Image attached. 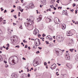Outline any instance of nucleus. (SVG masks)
<instances>
[{
  "mask_svg": "<svg viewBox=\"0 0 78 78\" xmlns=\"http://www.w3.org/2000/svg\"><path fill=\"white\" fill-rule=\"evenodd\" d=\"M34 7V5L33 3H30L29 5L28 6V9H32Z\"/></svg>",
  "mask_w": 78,
  "mask_h": 78,
  "instance_id": "obj_5",
  "label": "nucleus"
},
{
  "mask_svg": "<svg viewBox=\"0 0 78 78\" xmlns=\"http://www.w3.org/2000/svg\"><path fill=\"white\" fill-rule=\"evenodd\" d=\"M39 64V61H37L36 60H34L33 62V65L34 67L38 66Z\"/></svg>",
  "mask_w": 78,
  "mask_h": 78,
  "instance_id": "obj_3",
  "label": "nucleus"
},
{
  "mask_svg": "<svg viewBox=\"0 0 78 78\" xmlns=\"http://www.w3.org/2000/svg\"><path fill=\"white\" fill-rule=\"evenodd\" d=\"M33 33L34 35H37L39 33V31L37 30V29H35Z\"/></svg>",
  "mask_w": 78,
  "mask_h": 78,
  "instance_id": "obj_6",
  "label": "nucleus"
},
{
  "mask_svg": "<svg viewBox=\"0 0 78 78\" xmlns=\"http://www.w3.org/2000/svg\"><path fill=\"white\" fill-rule=\"evenodd\" d=\"M50 8H53L54 6H53V5H50Z\"/></svg>",
  "mask_w": 78,
  "mask_h": 78,
  "instance_id": "obj_23",
  "label": "nucleus"
},
{
  "mask_svg": "<svg viewBox=\"0 0 78 78\" xmlns=\"http://www.w3.org/2000/svg\"><path fill=\"white\" fill-rule=\"evenodd\" d=\"M16 47H17V48H19V47H20V46H19V45H18L15 46L16 48Z\"/></svg>",
  "mask_w": 78,
  "mask_h": 78,
  "instance_id": "obj_29",
  "label": "nucleus"
},
{
  "mask_svg": "<svg viewBox=\"0 0 78 78\" xmlns=\"http://www.w3.org/2000/svg\"><path fill=\"white\" fill-rule=\"evenodd\" d=\"M62 14L63 15H65V16H67V11L63 10L62 12Z\"/></svg>",
  "mask_w": 78,
  "mask_h": 78,
  "instance_id": "obj_12",
  "label": "nucleus"
},
{
  "mask_svg": "<svg viewBox=\"0 0 78 78\" xmlns=\"http://www.w3.org/2000/svg\"><path fill=\"white\" fill-rule=\"evenodd\" d=\"M48 37L49 38H51V36L50 35H48Z\"/></svg>",
  "mask_w": 78,
  "mask_h": 78,
  "instance_id": "obj_44",
  "label": "nucleus"
},
{
  "mask_svg": "<svg viewBox=\"0 0 78 78\" xmlns=\"http://www.w3.org/2000/svg\"><path fill=\"white\" fill-rule=\"evenodd\" d=\"M7 12L6 10H5L4 12V13H5V12Z\"/></svg>",
  "mask_w": 78,
  "mask_h": 78,
  "instance_id": "obj_52",
  "label": "nucleus"
},
{
  "mask_svg": "<svg viewBox=\"0 0 78 78\" xmlns=\"http://www.w3.org/2000/svg\"><path fill=\"white\" fill-rule=\"evenodd\" d=\"M17 39L18 38L17 36L14 35L13 37H11V40L13 43L16 44L17 42Z\"/></svg>",
  "mask_w": 78,
  "mask_h": 78,
  "instance_id": "obj_1",
  "label": "nucleus"
},
{
  "mask_svg": "<svg viewBox=\"0 0 78 78\" xmlns=\"http://www.w3.org/2000/svg\"><path fill=\"white\" fill-rule=\"evenodd\" d=\"M53 8L54 10H56V7H54Z\"/></svg>",
  "mask_w": 78,
  "mask_h": 78,
  "instance_id": "obj_48",
  "label": "nucleus"
},
{
  "mask_svg": "<svg viewBox=\"0 0 78 78\" xmlns=\"http://www.w3.org/2000/svg\"><path fill=\"white\" fill-rule=\"evenodd\" d=\"M6 45L8 46V47H9V44H6Z\"/></svg>",
  "mask_w": 78,
  "mask_h": 78,
  "instance_id": "obj_42",
  "label": "nucleus"
},
{
  "mask_svg": "<svg viewBox=\"0 0 78 78\" xmlns=\"http://www.w3.org/2000/svg\"><path fill=\"white\" fill-rule=\"evenodd\" d=\"M42 48L41 47L40 48V47H38V49L40 50H41Z\"/></svg>",
  "mask_w": 78,
  "mask_h": 78,
  "instance_id": "obj_43",
  "label": "nucleus"
},
{
  "mask_svg": "<svg viewBox=\"0 0 78 78\" xmlns=\"http://www.w3.org/2000/svg\"><path fill=\"white\" fill-rule=\"evenodd\" d=\"M51 69H52V70H53V69H54V68L51 67Z\"/></svg>",
  "mask_w": 78,
  "mask_h": 78,
  "instance_id": "obj_62",
  "label": "nucleus"
},
{
  "mask_svg": "<svg viewBox=\"0 0 78 78\" xmlns=\"http://www.w3.org/2000/svg\"><path fill=\"white\" fill-rule=\"evenodd\" d=\"M27 47H28V45H27V44H26L25 45V47H24V48H27Z\"/></svg>",
  "mask_w": 78,
  "mask_h": 78,
  "instance_id": "obj_36",
  "label": "nucleus"
},
{
  "mask_svg": "<svg viewBox=\"0 0 78 78\" xmlns=\"http://www.w3.org/2000/svg\"><path fill=\"white\" fill-rule=\"evenodd\" d=\"M22 59H23V60H26V58H25L24 57H23L22 58Z\"/></svg>",
  "mask_w": 78,
  "mask_h": 78,
  "instance_id": "obj_40",
  "label": "nucleus"
},
{
  "mask_svg": "<svg viewBox=\"0 0 78 78\" xmlns=\"http://www.w3.org/2000/svg\"><path fill=\"white\" fill-rule=\"evenodd\" d=\"M66 35H67V36H72V35H73V34H72V33L70 31H67Z\"/></svg>",
  "mask_w": 78,
  "mask_h": 78,
  "instance_id": "obj_7",
  "label": "nucleus"
},
{
  "mask_svg": "<svg viewBox=\"0 0 78 78\" xmlns=\"http://www.w3.org/2000/svg\"><path fill=\"white\" fill-rule=\"evenodd\" d=\"M45 43H46V44H49V42H48V41H45Z\"/></svg>",
  "mask_w": 78,
  "mask_h": 78,
  "instance_id": "obj_26",
  "label": "nucleus"
},
{
  "mask_svg": "<svg viewBox=\"0 0 78 78\" xmlns=\"http://www.w3.org/2000/svg\"><path fill=\"white\" fill-rule=\"evenodd\" d=\"M75 13L76 14H77V10H75Z\"/></svg>",
  "mask_w": 78,
  "mask_h": 78,
  "instance_id": "obj_53",
  "label": "nucleus"
},
{
  "mask_svg": "<svg viewBox=\"0 0 78 78\" xmlns=\"http://www.w3.org/2000/svg\"><path fill=\"white\" fill-rule=\"evenodd\" d=\"M3 60V58L2 56L0 55V61H2Z\"/></svg>",
  "mask_w": 78,
  "mask_h": 78,
  "instance_id": "obj_18",
  "label": "nucleus"
},
{
  "mask_svg": "<svg viewBox=\"0 0 78 78\" xmlns=\"http://www.w3.org/2000/svg\"><path fill=\"white\" fill-rule=\"evenodd\" d=\"M19 28H20V29H22L21 26Z\"/></svg>",
  "mask_w": 78,
  "mask_h": 78,
  "instance_id": "obj_51",
  "label": "nucleus"
},
{
  "mask_svg": "<svg viewBox=\"0 0 78 78\" xmlns=\"http://www.w3.org/2000/svg\"><path fill=\"white\" fill-rule=\"evenodd\" d=\"M56 67V64H55L54 66V69H55Z\"/></svg>",
  "mask_w": 78,
  "mask_h": 78,
  "instance_id": "obj_25",
  "label": "nucleus"
},
{
  "mask_svg": "<svg viewBox=\"0 0 78 78\" xmlns=\"http://www.w3.org/2000/svg\"><path fill=\"white\" fill-rule=\"evenodd\" d=\"M41 3L42 4V5H45L47 4V2H46V0H41Z\"/></svg>",
  "mask_w": 78,
  "mask_h": 78,
  "instance_id": "obj_8",
  "label": "nucleus"
},
{
  "mask_svg": "<svg viewBox=\"0 0 78 78\" xmlns=\"http://www.w3.org/2000/svg\"><path fill=\"white\" fill-rule=\"evenodd\" d=\"M45 36H46V35L45 34H43V35H42L43 37H44Z\"/></svg>",
  "mask_w": 78,
  "mask_h": 78,
  "instance_id": "obj_37",
  "label": "nucleus"
},
{
  "mask_svg": "<svg viewBox=\"0 0 78 78\" xmlns=\"http://www.w3.org/2000/svg\"><path fill=\"white\" fill-rule=\"evenodd\" d=\"M36 11H37V14H38V13H39V12H38V10H36Z\"/></svg>",
  "mask_w": 78,
  "mask_h": 78,
  "instance_id": "obj_61",
  "label": "nucleus"
},
{
  "mask_svg": "<svg viewBox=\"0 0 78 78\" xmlns=\"http://www.w3.org/2000/svg\"><path fill=\"white\" fill-rule=\"evenodd\" d=\"M27 22L28 24H27V26H28V25H31L32 24V23H31V21H33V20L31 19H30V17L29 18V19H27Z\"/></svg>",
  "mask_w": 78,
  "mask_h": 78,
  "instance_id": "obj_4",
  "label": "nucleus"
},
{
  "mask_svg": "<svg viewBox=\"0 0 78 78\" xmlns=\"http://www.w3.org/2000/svg\"><path fill=\"white\" fill-rule=\"evenodd\" d=\"M9 48V47H7L6 48V49L7 50H8V49H9V48Z\"/></svg>",
  "mask_w": 78,
  "mask_h": 78,
  "instance_id": "obj_47",
  "label": "nucleus"
},
{
  "mask_svg": "<svg viewBox=\"0 0 78 78\" xmlns=\"http://www.w3.org/2000/svg\"><path fill=\"white\" fill-rule=\"evenodd\" d=\"M39 43V45L40 44V41H39V40L38 39H36L35 40V43H36V44H37V42H38Z\"/></svg>",
  "mask_w": 78,
  "mask_h": 78,
  "instance_id": "obj_11",
  "label": "nucleus"
},
{
  "mask_svg": "<svg viewBox=\"0 0 78 78\" xmlns=\"http://www.w3.org/2000/svg\"><path fill=\"white\" fill-rule=\"evenodd\" d=\"M13 17H14V18L15 19H17V17H16V15H14L13 16Z\"/></svg>",
  "mask_w": 78,
  "mask_h": 78,
  "instance_id": "obj_31",
  "label": "nucleus"
},
{
  "mask_svg": "<svg viewBox=\"0 0 78 78\" xmlns=\"http://www.w3.org/2000/svg\"><path fill=\"white\" fill-rule=\"evenodd\" d=\"M13 7L14 8H16V6L15 5H14L13 6Z\"/></svg>",
  "mask_w": 78,
  "mask_h": 78,
  "instance_id": "obj_63",
  "label": "nucleus"
},
{
  "mask_svg": "<svg viewBox=\"0 0 78 78\" xmlns=\"http://www.w3.org/2000/svg\"><path fill=\"white\" fill-rule=\"evenodd\" d=\"M11 78H17V76L16 74L12 73L11 75Z\"/></svg>",
  "mask_w": 78,
  "mask_h": 78,
  "instance_id": "obj_9",
  "label": "nucleus"
},
{
  "mask_svg": "<svg viewBox=\"0 0 78 78\" xmlns=\"http://www.w3.org/2000/svg\"><path fill=\"white\" fill-rule=\"evenodd\" d=\"M59 20L58 18H55L54 19V22L55 23H58V22H59Z\"/></svg>",
  "mask_w": 78,
  "mask_h": 78,
  "instance_id": "obj_10",
  "label": "nucleus"
},
{
  "mask_svg": "<svg viewBox=\"0 0 78 78\" xmlns=\"http://www.w3.org/2000/svg\"><path fill=\"white\" fill-rule=\"evenodd\" d=\"M67 67H69V69H71L72 67V65H69V66H67Z\"/></svg>",
  "mask_w": 78,
  "mask_h": 78,
  "instance_id": "obj_17",
  "label": "nucleus"
},
{
  "mask_svg": "<svg viewBox=\"0 0 78 78\" xmlns=\"http://www.w3.org/2000/svg\"><path fill=\"white\" fill-rule=\"evenodd\" d=\"M4 62L5 64H6V63H7V62H6V61H4Z\"/></svg>",
  "mask_w": 78,
  "mask_h": 78,
  "instance_id": "obj_45",
  "label": "nucleus"
},
{
  "mask_svg": "<svg viewBox=\"0 0 78 78\" xmlns=\"http://www.w3.org/2000/svg\"><path fill=\"white\" fill-rule=\"evenodd\" d=\"M40 8H42V5H40Z\"/></svg>",
  "mask_w": 78,
  "mask_h": 78,
  "instance_id": "obj_64",
  "label": "nucleus"
},
{
  "mask_svg": "<svg viewBox=\"0 0 78 78\" xmlns=\"http://www.w3.org/2000/svg\"><path fill=\"white\" fill-rule=\"evenodd\" d=\"M28 48L29 50H30L31 48H30V46H29L28 47Z\"/></svg>",
  "mask_w": 78,
  "mask_h": 78,
  "instance_id": "obj_50",
  "label": "nucleus"
},
{
  "mask_svg": "<svg viewBox=\"0 0 78 78\" xmlns=\"http://www.w3.org/2000/svg\"><path fill=\"white\" fill-rule=\"evenodd\" d=\"M72 21L73 22V23H75V21H74L73 20H72Z\"/></svg>",
  "mask_w": 78,
  "mask_h": 78,
  "instance_id": "obj_59",
  "label": "nucleus"
},
{
  "mask_svg": "<svg viewBox=\"0 0 78 78\" xmlns=\"http://www.w3.org/2000/svg\"><path fill=\"white\" fill-rule=\"evenodd\" d=\"M55 51L56 53H59V51Z\"/></svg>",
  "mask_w": 78,
  "mask_h": 78,
  "instance_id": "obj_56",
  "label": "nucleus"
},
{
  "mask_svg": "<svg viewBox=\"0 0 78 78\" xmlns=\"http://www.w3.org/2000/svg\"><path fill=\"white\" fill-rule=\"evenodd\" d=\"M56 38L57 39L58 41L59 42H62L63 40H64V38L61 36H57Z\"/></svg>",
  "mask_w": 78,
  "mask_h": 78,
  "instance_id": "obj_2",
  "label": "nucleus"
},
{
  "mask_svg": "<svg viewBox=\"0 0 78 78\" xmlns=\"http://www.w3.org/2000/svg\"><path fill=\"white\" fill-rule=\"evenodd\" d=\"M62 75L63 76L64 78H65V77H66V76H67V75L66 74H62Z\"/></svg>",
  "mask_w": 78,
  "mask_h": 78,
  "instance_id": "obj_19",
  "label": "nucleus"
},
{
  "mask_svg": "<svg viewBox=\"0 0 78 78\" xmlns=\"http://www.w3.org/2000/svg\"><path fill=\"white\" fill-rule=\"evenodd\" d=\"M2 33V30H0V34H1Z\"/></svg>",
  "mask_w": 78,
  "mask_h": 78,
  "instance_id": "obj_46",
  "label": "nucleus"
},
{
  "mask_svg": "<svg viewBox=\"0 0 78 78\" xmlns=\"http://www.w3.org/2000/svg\"><path fill=\"white\" fill-rule=\"evenodd\" d=\"M12 62L13 63V64L11 63V64H12V65H14L15 64H16V63L14 62V60H12Z\"/></svg>",
  "mask_w": 78,
  "mask_h": 78,
  "instance_id": "obj_16",
  "label": "nucleus"
},
{
  "mask_svg": "<svg viewBox=\"0 0 78 78\" xmlns=\"http://www.w3.org/2000/svg\"><path fill=\"white\" fill-rule=\"evenodd\" d=\"M66 25L65 24V26L62 25V29L63 30H65L66 29Z\"/></svg>",
  "mask_w": 78,
  "mask_h": 78,
  "instance_id": "obj_13",
  "label": "nucleus"
},
{
  "mask_svg": "<svg viewBox=\"0 0 78 78\" xmlns=\"http://www.w3.org/2000/svg\"><path fill=\"white\" fill-rule=\"evenodd\" d=\"M76 6V4H75V3H74V4H73V7H74V6Z\"/></svg>",
  "mask_w": 78,
  "mask_h": 78,
  "instance_id": "obj_35",
  "label": "nucleus"
},
{
  "mask_svg": "<svg viewBox=\"0 0 78 78\" xmlns=\"http://www.w3.org/2000/svg\"><path fill=\"white\" fill-rule=\"evenodd\" d=\"M3 18H2V17H1L0 18V22H2V21L3 20Z\"/></svg>",
  "mask_w": 78,
  "mask_h": 78,
  "instance_id": "obj_24",
  "label": "nucleus"
},
{
  "mask_svg": "<svg viewBox=\"0 0 78 78\" xmlns=\"http://www.w3.org/2000/svg\"><path fill=\"white\" fill-rule=\"evenodd\" d=\"M46 39H49V38L48 37V36L46 37Z\"/></svg>",
  "mask_w": 78,
  "mask_h": 78,
  "instance_id": "obj_55",
  "label": "nucleus"
},
{
  "mask_svg": "<svg viewBox=\"0 0 78 78\" xmlns=\"http://www.w3.org/2000/svg\"><path fill=\"white\" fill-rule=\"evenodd\" d=\"M13 24L14 25H16V23H13Z\"/></svg>",
  "mask_w": 78,
  "mask_h": 78,
  "instance_id": "obj_49",
  "label": "nucleus"
},
{
  "mask_svg": "<svg viewBox=\"0 0 78 78\" xmlns=\"http://www.w3.org/2000/svg\"><path fill=\"white\" fill-rule=\"evenodd\" d=\"M31 41H34V39L31 38Z\"/></svg>",
  "mask_w": 78,
  "mask_h": 78,
  "instance_id": "obj_58",
  "label": "nucleus"
},
{
  "mask_svg": "<svg viewBox=\"0 0 78 78\" xmlns=\"http://www.w3.org/2000/svg\"><path fill=\"white\" fill-rule=\"evenodd\" d=\"M73 49H69V51H71V52H73Z\"/></svg>",
  "mask_w": 78,
  "mask_h": 78,
  "instance_id": "obj_22",
  "label": "nucleus"
},
{
  "mask_svg": "<svg viewBox=\"0 0 78 78\" xmlns=\"http://www.w3.org/2000/svg\"><path fill=\"white\" fill-rule=\"evenodd\" d=\"M58 72H57L56 73V74L57 76H58V75H59V74H58Z\"/></svg>",
  "mask_w": 78,
  "mask_h": 78,
  "instance_id": "obj_32",
  "label": "nucleus"
},
{
  "mask_svg": "<svg viewBox=\"0 0 78 78\" xmlns=\"http://www.w3.org/2000/svg\"><path fill=\"white\" fill-rule=\"evenodd\" d=\"M20 11H21V12H23V9H22V10H21V9H20Z\"/></svg>",
  "mask_w": 78,
  "mask_h": 78,
  "instance_id": "obj_39",
  "label": "nucleus"
},
{
  "mask_svg": "<svg viewBox=\"0 0 78 78\" xmlns=\"http://www.w3.org/2000/svg\"><path fill=\"white\" fill-rule=\"evenodd\" d=\"M74 11V9H72V10H70V11H71V12H73Z\"/></svg>",
  "mask_w": 78,
  "mask_h": 78,
  "instance_id": "obj_41",
  "label": "nucleus"
},
{
  "mask_svg": "<svg viewBox=\"0 0 78 78\" xmlns=\"http://www.w3.org/2000/svg\"><path fill=\"white\" fill-rule=\"evenodd\" d=\"M23 42H24V43H25V40H23Z\"/></svg>",
  "mask_w": 78,
  "mask_h": 78,
  "instance_id": "obj_60",
  "label": "nucleus"
},
{
  "mask_svg": "<svg viewBox=\"0 0 78 78\" xmlns=\"http://www.w3.org/2000/svg\"><path fill=\"white\" fill-rule=\"evenodd\" d=\"M14 11V10L12 9V10L11 11V12H13Z\"/></svg>",
  "mask_w": 78,
  "mask_h": 78,
  "instance_id": "obj_38",
  "label": "nucleus"
},
{
  "mask_svg": "<svg viewBox=\"0 0 78 78\" xmlns=\"http://www.w3.org/2000/svg\"><path fill=\"white\" fill-rule=\"evenodd\" d=\"M27 76L28 77H30V74L29 73H28L27 75Z\"/></svg>",
  "mask_w": 78,
  "mask_h": 78,
  "instance_id": "obj_33",
  "label": "nucleus"
},
{
  "mask_svg": "<svg viewBox=\"0 0 78 78\" xmlns=\"http://www.w3.org/2000/svg\"><path fill=\"white\" fill-rule=\"evenodd\" d=\"M55 41H56V40H54L53 41V42H54V44H56V43L55 42Z\"/></svg>",
  "mask_w": 78,
  "mask_h": 78,
  "instance_id": "obj_57",
  "label": "nucleus"
},
{
  "mask_svg": "<svg viewBox=\"0 0 78 78\" xmlns=\"http://www.w3.org/2000/svg\"><path fill=\"white\" fill-rule=\"evenodd\" d=\"M44 66H46L47 65V62H45L44 63Z\"/></svg>",
  "mask_w": 78,
  "mask_h": 78,
  "instance_id": "obj_34",
  "label": "nucleus"
},
{
  "mask_svg": "<svg viewBox=\"0 0 78 78\" xmlns=\"http://www.w3.org/2000/svg\"><path fill=\"white\" fill-rule=\"evenodd\" d=\"M41 19H42V18L41 17V16H39V18L37 19V20H38V21H41Z\"/></svg>",
  "mask_w": 78,
  "mask_h": 78,
  "instance_id": "obj_15",
  "label": "nucleus"
},
{
  "mask_svg": "<svg viewBox=\"0 0 78 78\" xmlns=\"http://www.w3.org/2000/svg\"><path fill=\"white\" fill-rule=\"evenodd\" d=\"M76 9L78 11V5L76 6Z\"/></svg>",
  "mask_w": 78,
  "mask_h": 78,
  "instance_id": "obj_30",
  "label": "nucleus"
},
{
  "mask_svg": "<svg viewBox=\"0 0 78 78\" xmlns=\"http://www.w3.org/2000/svg\"><path fill=\"white\" fill-rule=\"evenodd\" d=\"M48 39L49 41H51V38H48Z\"/></svg>",
  "mask_w": 78,
  "mask_h": 78,
  "instance_id": "obj_54",
  "label": "nucleus"
},
{
  "mask_svg": "<svg viewBox=\"0 0 78 78\" xmlns=\"http://www.w3.org/2000/svg\"><path fill=\"white\" fill-rule=\"evenodd\" d=\"M8 65L7 64L5 65V67L6 68H7V67H8Z\"/></svg>",
  "mask_w": 78,
  "mask_h": 78,
  "instance_id": "obj_27",
  "label": "nucleus"
},
{
  "mask_svg": "<svg viewBox=\"0 0 78 78\" xmlns=\"http://www.w3.org/2000/svg\"><path fill=\"white\" fill-rule=\"evenodd\" d=\"M39 53H40V52H39V51H37L36 52V54H39Z\"/></svg>",
  "mask_w": 78,
  "mask_h": 78,
  "instance_id": "obj_28",
  "label": "nucleus"
},
{
  "mask_svg": "<svg viewBox=\"0 0 78 78\" xmlns=\"http://www.w3.org/2000/svg\"><path fill=\"white\" fill-rule=\"evenodd\" d=\"M8 31H9L8 33L9 34H11V30H10V29H9Z\"/></svg>",
  "mask_w": 78,
  "mask_h": 78,
  "instance_id": "obj_14",
  "label": "nucleus"
},
{
  "mask_svg": "<svg viewBox=\"0 0 78 78\" xmlns=\"http://www.w3.org/2000/svg\"><path fill=\"white\" fill-rule=\"evenodd\" d=\"M70 56L69 57H67V58H66V59L67 60H69V59H70Z\"/></svg>",
  "mask_w": 78,
  "mask_h": 78,
  "instance_id": "obj_21",
  "label": "nucleus"
},
{
  "mask_svg": "<svg viewBox=\"0 0 78 78\" xmlns=\"http://www.w3.org/2000/svg\"><path fill=\"white\" fill-rule=\"evenodd\" d=\"M24 23L25 24V25L26 27H28V26H27V24H28V22H27V23Z\"/></svg>",
  "mask_w": 78,
  "mask_h": 78,
  "instance_id": "obj_20",
  "label": "nucleus"
}]
</instances>
